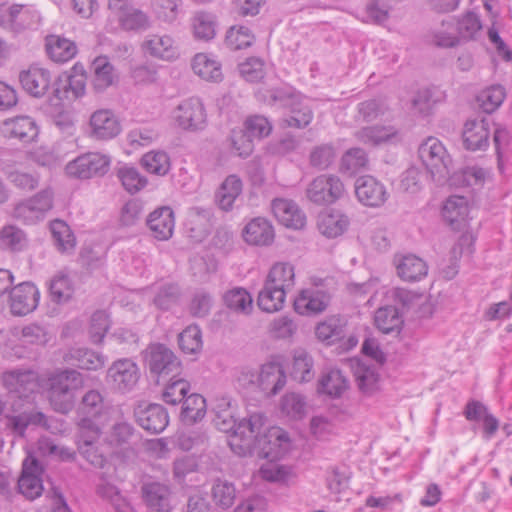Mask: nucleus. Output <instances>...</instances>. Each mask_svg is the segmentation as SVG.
<instances>
[{
  "mask_svg": "<svg viewBox=\"0 0 512 512\" xmlns=\"http://www.w3.org/2000/svg\"><path fill=\"white\" fill-rule=\"evenodd\" d=\"M419 158L433 180L445 179L452 163L445 146L436 137H428L418 148Z\"/></svg>",
  "mask_w": 512,
  "mask_h": 512,
  "instance_id": "2",
  "label": "nucleus"
},
{
  "mask_svg": "<svg viewBox=\"0 0 512 512\" xmlns=\"http://www.w3.org/2000/svg\"><path fill=\"white\" fill-rule=\"evenodd\" d=\"M143 49L152 57L173 60L178 57V48L169 35H150L142 44Z\"/></svg>",
  "mask_w": 512,
  "mask_h": 512,
  "instance_id": "30",
  "label": "nucleus"
},
{
  "mask_svg": "<svg viewBox=\"0 0 512 512\" xmlns=\"http://www.w3.org/2000/svg\"><path fill=\"white\" fill-rule=\"evenodd\" d=\"M140 378L138 365L129 358H121L108 368L105 381L107 385L120 393H127L134 389Z\"/></svg>",
  "mask_w": 512,
  "mask_h": 512,
  "instance_id": "7",
  "label": "nucleus"
},
{
  "mask_svg": "<svg viewBox=\"0 0 512 512\" xmlns=\"http://www.w3.org/2000/svg\"><path fill=\"white\" fill-rule=\"evenodd\" d=\"M242 235L244 241L249 245L269 246L274 241L275 232L268 219L255 217L245 225Z\"/></svg>",
  "mask_w": 512,
  "mask_h": 512,
  "instance_id": "24",
  "label": "nucleus"
},
{
  "mask_svg": "<svg viewBox=\"0 0 512 512\" xmlns=\"http://www.w3.org/2000/svg\"><path fill=\"white\" fill-rule=\"evenodd\" d=\"M90 136L96 140H110L121 132V124L109 109H99L90 116Z\"/></svg>",
  "mask_w": 512,
  "mask_h": 512,
  "instance_id": "15",
  "label": "nucleus"
},
{
  "mask_svg": "<svg viewBox=\"0 0 512 512\" xmlns=\"http://www.w3.org/2000/svg\"><path fill=\"white\" fill-rule=\"evenodd\" d=\"M145 362L151 375L160 378L172 376L175 378L180 374L182 364L175 353L162 343H152L145 351Z\"/></svg>",
  "mask_w": 512,
  "mask_h": 512,
  "instance_id": "3",
  "label": "nucleus"
},
{
  "mask_svg": "<svg viewBox=\"0 0 512 512\" xmlns=\"http://www.w3.org/2000/svg\"><path fill=\"white\" fill-rule=\"evenodd\" d=\"M348 387L349 381L343 373L338 369H332L321 377L317 390L331 398H338Z\"/></svg>",
  "mask_w": 512,
  "mask_h": 512,
  "instance_id": "37",
  "label": "nucleus"
},
{
  "mask_svg": "<svg viewBox=\"0 0 512 512\" xmlns=\"http://www.w3.org/2000/svg\"><path fill=\"white\" fill-rule=\"evenodd\" d=\"M147 226L152 236L159 241H166L173 235L175 218L173 210L163 206L151 212L147 218Z\"/></svg>",
  "mask_w": 512,
  "mask_h": 512,
  "instance_id": "23",
  "label": "nucleus"
},
{
  "mask_svg": "<svg viewBox=\"0 0 512 512\" xmlns=\"http://www.w3.org/2000/svg\"><path fill=\"white\" fill-rule=\"evenodd\" d=\"M353 374L359 390L364 394H372L378 389L379 373L373 366L357 360L352 365Z\"/></svg>",
  "mask_w": 512,
  "mask_h": 512,
  "instance_id": "39",
  "label": "nucleus"
},
{
  "mask_svg": "<svg viewBox=\"0 0 512 512\" xmlns=\"http://www.w3.org/2000/svg\"><path fill=\"white\" fill-rule=\"evenodd\" d=\"M0 132L5 138L30 143L38 136V127L33 118L17 116L4 120L0 124Z\"/></svg>",
  "mask_w": 512,
  "mask_h": 512,
  "instance_id": "17",
  "label": "nucleus"
},
{
  "mask_svg": "<svg viewBox=\"0 0 512 512\" xmlns=\"http://www.w3.org/2000/svg\"><path fill=\"white\" fill-rule=\"evenodd\" d=\"M23 89L30 95L41 98L45 95L52 97L51 74L49 70L31 66L28 70L22 71L19 75Z\"/></svg>",
  "mask_w": 512,
  "mask_h": 512,
  "instance_id": "14",
  "label": "nucleus"
},
{
  "mask_svg": "<svg viewBox=\"0 0 512 512\" xmlns=\"http://www.w3.org/2000/svg\"><path fill=\"white\" fill-rule=\"evenodd\" d=\"M314 361L312 356L304 349H296L293 352V362L290 375L291 377L300 382H309L314 376Z\"/></svg>",
  "mask_w": 512,
  "mask_h": 512,
  "instance_id": "38",
  "label": "nucleus"
},
{
  "mask_svg": "<svg viewBox=\"0 0 512 512\" xmlns=\"http://www.w3.org/2000/svg\"><path fill=\"white\" fill-rule=\"evenodd\" d=\"M261 452L259 457L267 460L259 470L263 479L270 482H286L292 476L291 467L278 463L283 458L285 450H261Z\"/></svg>",
  "mask_w": 512,
  "mask_h": 512,
  "instance_id": "19",
  "label": "nucleus"
},
{
  "mask_svg": "<svg viewBox=\"0 0 512 512\" xmlns=\"http://www.w3.org/2000/svg\"><path fill=\"white\" fill-rule=\"evenodd\" d=\"M192 69L195 74L206 81L219 82L223 78L221 64L205 53H198L194 56Z\"/></svg>",
  "mask_w": 512,
  "mask_h": 512,
  "instance_id": "35",
  "label": "nucleus"
},
{
  "mask_svg": "<svg viewBox=\"0 0 512 512\" xmlns=\"http://www.w3.org/2000/svg\"><path fill=\"white\" fill-rule=\"evenodd\" d=\"M102 435L101 428L95 423L94 419L89 417H79L76 422L75 443L81 446H92L100 439Z\"/></svg>",
  "mask_w": 512,
  "mask_h": 512,
  "instance_id": "41",
  "label": "nucleus"
},
{
  "mask_svg": "<svg viewBox=\"0 0 512 512\" xmlns=\"http://www.w3.org/2000/svg\"><path fill=\"white\" fill-rule=\"evenodd\" d=\"M374 323L384 334H399L404 321L396 307L384 306L375 311Z\"/></svg>",
  "mask_w": 512,
  "mask_h": 512,
  "instance_id": "34",
  "label": "nucleus"
},
{
  "mask_svg": "<svg viewBox=\"0 0 512 512\" xmlns=\"http://www.w3.org/2000/svg\"><path fill=\"white\" fill-rule=\"evenodd\" d=\"M394 264L397 275L407 282L420 281L428 272L426 262L414 254L395 255Z\"/></svg>",
  "mask_w": 512,
  "mask_h": 512,
  "instance_id": "26",
  "label": "nucleus"
},
{
  "mask_svg": "<svg viewBox=\"0 0 512 512\" xmlns=\"http://www.w3.org/2000/svg\"><path fill=\"white\" fill-rule=\"evenodd\" d=\"M344 192V184L338 176L322 174L310 182L306 196L315 204L328 205L340 199Z\"/></svg>",
  "mask_w": 512,
  "mask_h": 512,
  "instance_id": "8",
  "label": "nucleus"
},
{
  "mask_svg": "<svg viewBox=\"0 0 512 512\" xmlns=\"http://www.w3.org/2000/svg\"><path fill=\"white\" fill-rule=\"evenodd\" d=\"M240 381L257 385L262 391L276 395L286 384V375L282 367L276 363L262 365L259 373L250 369L243 370Z\"/></svg>",
  "mask_w": 512,
  "mask_h": 512,
  "instance_id": "9",
  "label": "nucleus"
},
{
  "mask_svg": "<svg viewBox=\"0 0 512 512\" xmlns=\"http://www.w3.org/2000/svg\"><path fill=\"white\" fill-rule=\"evenodd\" d=\"M255 40L251 30L245 26H232L226 33L225 43L231 50L250 47Z\"/></svg>",
  "mask_w": 512,
  "mask_h": 512,
  "instance_id": "59",
  "label": "nucleus"
},
{
  "mask_svg": "<svg viewBox=\"0 0 512 512\" xmlns=\"http://www.w3.org/2000/svg\"><path fill=\"white\" fill-rule=\"evenodd\" d=\"M139 435L127 422L115 423L105 437V443L112 447L136 445Z\"/></svg>",
  "mask_w": 512,
  "mask_h": 512,
  "instance_id": "40",
  "label": "nucleus"
},
{
  "mask_svg": "<svg viewBox=\"0 0 512 512\" xmlns=\"http://www.w3.org/2000/svg\"><path fill=\"white\" fill-rule=\"evenodd\" d=\"M223 301L227 308L237 313L250 314L253 308V300L249 292L242 287H235L223 295Z\"/></svg>",
  "mask_w": 512,
  "mask_h": 512,
  "instance_id": "48",
  "label": "nucleus"
},
{
  "mask_svg": "<svg viewBox=\"0 0 512 512\" xmlns=\"http://www.w3.org/2000/svg\"><path fill=\"white\" fill-rule=\"evenodd\" d=\"M206 400L197 393L187 395L182 403L181 417L184 421L194 423L205 416Z\"/></svg>",
  "mask_w": 512,
  "mask_h": 512,
  "instance_id": "55",
  "label": "nucleus"
},
{
  "mask_svg": "<svg viewBox=\"0 0 512 512\" xmlns=\"http://www.w3.org/2000/svg\"><path fill=\"white\" fill-rule=\"evenodd\" d=\"M349 225L347 216L339 213L322 214L318 220V229L324 236L328 238H336L342 235Z\"/></svg>",
  "mask_w": 512,
  "mask_h": 512,
  "instance_id": "44",
  "label": "nucleus"
},
{
  "mask_svg": "<svg viewBox=\"0 0 512 512\" xmlns=\"http://www.w3.org/2000/svg\"><path fill=\"white\" fill-rule=\"evenodd\" d=\"M140 163L148 173L157 176L166 175L171 168L170 158L164 151H149L141 157Z\"/></svg>",
  "mask_w": 512,
  "mask_h": 512,
  "instance_id": "51",
  "label": "nucleus"
},
{
  "mask_svg": "<svg viewBox=\"0 0 512 512\" xmlns=\"http://www.w3.org/2000/svg\"><path fill=\"white\" fill-rule=\"evenodd\" d=\"M117 177L123 187L130 193H136L146 187L147 178L140 174L137 168L124 166L118 169Z\"/></svg>",
  "mask_w": 512,
  "mask_h": 512,
  "instance_id": "60",
  "label": "nucleus"
},
{
  "mask_svg": "<svg viewBox=\"0 0 512 512\" xmlns=\"http://www.w3.org/2000/svg\"><path fill=\"white\" fill-rule=\"evenodd\" d=\"M281 410L292 419H301L306 413V398L299 393L290 392L281 398Z\"/></svg>",
  "mask_w": 512,
  "mask_h": 512,
  "instance_id": "61",
  "label": "nucleus"
},
{
  "mask_svg": "<svg viewBox=\"0 0 512 512\" xmlns=\"http://www.w3.org/2000/svg\"><path fill=\"white\" fill-rule=\"evenodd\" d=\"M27 456L23 461L22 472L17 480V491L28 500H34L43 492L44 468L32 455V450H27Z\"/></svg>",
  "mask_w": 512,
  "mask_h": 512,
  "instance_id": "6",
  "label": "nucleus"
},
{
  "mask_svg": "<svg viewBox=\"0 0 512 512\" xmlns=\"http://www.w3.org/2000/svg\"><path fill=\"white\" fill-rule=\"evenodd\" d=\"M50 297L53 302H67L73 294V287L69 277L65 274H57L49 285Z\"/></svg>",
  "mask_w": 512,
  "mask_h": 512,
  "instance_id": "63",
  "label": "nucleus"
},
{
  "mask_svg": "<svg viewBox=\"0 0 512 512\" xmlns=\"http://www.w3.org/2000/svg\"><path fill=\"white\" fill-rule=\"evenodd\" d=\"M290 442L288 432L278 426L269 427L261 435L256 436V445L259 448H285Z\"/></svg>",
  "mask_w": 512,
  "mask_h": 512,
  "instance_id": "56",
  "label": "nucleus"
},
{
  "mask_svg": "<svg viewBox=\"0 0 512 512\" xmlns=\"http://www.w3.org/2000/svg\"><path fill=\"white\" fill-rule=\"evenodd\" d=\"M175 120L184 130H202L207 121V114L202 101L191 97L182 101L175 110Z\"/></svg>",
  "mask_w": 512,
  "mask_h": 512,
  "instance_id": "10",
  "label": "nucleus"
},
{
  "mask_svg": "<svg viewBox=\"0 0 512 512\" xmlns=\"http://www.w3.org/2000/svg\"><path fill=\"white\" fill-rule=\"evenodd\" d=\"M45 50L49 58L57 63L70 61L78 52L74 41L54 34L45 37Z\"/></svg>",
  "mask_w": 512,
  "mask_h": 512,
  "instance_id": "29",
  "label": "nucleus"
},
{
  "mask_svg": "<svg viewBox=\"0 0 512 512\" xmlns=\"http://www.w3.org/2000/svg\"><path fill=\"white\" fill-rule=\"evenodd\" d=\"M91 86L96 93H102L118 81L114 66L106 56L96 57L92 64Z\"/></svg>",
  "mask_w": 512,
  "mask_h": 512,
  "instance_id": "27",
  "label": "nucleus"
},
{
  "mask_svg": "<svg viewBox=\"0 0 512 512\" xmlns=\"http://www.w3.org/2000/svg\"><path fill=\"white\" fill-rule=\"evenodd\" d=\"M31 24V11L25 5L0 6V27L19 34Z\"/></svg>",
  "mask_w": 512,
  "mask_h": 512,
  "instance_id": "22",
  "label": "nucleus"
},
{
  "mask_svg": "<svg viewBox=\"0 0 512 512\" xmlns=\"http://www.w3.org/2000/svg\"><path fill=\"white\" fill-rule=\"evenodd\" d=\"M181 294L178 284L164 283L157 288L153 303L157 308L167 311L178 304Z\"/></svg>",
  "mask_w": 512,
  "mask_h": 512,
  "instance_id": "54",
  "label": "nucleus"
},
{
  "mask_svg": "<svg viewBox=\"0 0 512 512\" xmlns=\"http://www.w3.org/2000/svg\"><path fill=\"white\" fill-rule=\"evenodd\" d=\"M242 188V181L237 175L227 176L215 195L219 208L223 211L232 210L235 200L242 192Z\"/></svg>",
  "mask_w": 512,
  "mask_h": 512,
  "instance_id": "33",
  "label": "nucleus"
},
{
  "mask_svg": "<svg viewBox=\"0 0 512 512\" xmlns=\"http://www.w3.org/2000/svg\"><path fill=\"white\" fill-rule=\"evenodd\" d=\"M181 351L188 355L201 352L203 347L202 332L198 325H189L178 336Z\"/></svg>",
  "mask_w": 512,
  "mask_h": 512,
  "instance_id": "53",
  "label": "nucleus"
},
{
  "mask_svg": "<svg viewBox=\"0 0 512 512\" xmlns=\"http://www.w3.org/2000/svg\"><path fill=\"white\" fill-rule=\"evenodd\" d=\"M469 213L467 199L463 196H450L442 208L443 218L454 228L462 221H465Z\"/></svg>",
  "mask_w": 512,
  "mask_h": 512,
  "instance_id": "42",
  "label": "nucleus"
},
{
  "mask_svg": "<svg viewBox=\"0 0 512 512\" xmlns=\"http://www.w3.org/2000/svg\"><path fill=\"white\" fill-rule=\"evenodd\" d=\"M286 292L265 281L264 287L258 294L257 304L265 312H275L283 307Z\"/></svg>",
  "mask_w": 512,
  "mask_h": 512,
  "instance_id": "45",
  "label": "nucleus"
},
{
  "mask_svg": "<svg viewBox=\"0 0 512 512\" xmlns=\"http://www.w3.org/2000/svg\"><path fill=\"white\" fill-rule=\"evenodd\" d=\"M50 231L54 245L61 253L70 252L74 249L76 239L66 222L56 219L50 224Z\"/></svg>",
  "mask_w": 512,
  "mask_h": 512,
  "instance_id": "49",
  "label": "nucleus"
},
{
  "mask_svg": "<svg viewBox=\"0 0 512 512\" xmlns=\"http://www.w3.org/2000/svg\"><path fill=\"white\" fill-rule=\"evenodd\" d=\"M272 211L277 220L287 228L302 229L306 224V216L292 200L274 199Z\"/></svg>",
  "mask_w": 512,
  "mask_h": 512,
  "instance_id": "25",
  "label": "nucleus"
},
{
  "mask_svg": "<svg viewBox=\"0 0 512 512\" xmlns=\"http://www.w3.org/2000/svg\"><path fill=\"white\" fill-rule=\"evenodd\" d=\"M490 127L486 118L468 120L462 133L463 145L467 150H485L489 146Z\"/></svg>",
  "mask_w": 512,
  "mask_h": 512,
  "instance_id": "21",
  "label": "nucleus"
},
{
  "mask_svg": "<svg viewBox=\"0 0 512 512\" xmlns=\"http://www.w3.org/2000/svg\"><path fill=\"white\" fill-rule=\"evenodd\" d=\"M106 408L104 395L99 390L90 389L82 396L78 406V416L96 419L105 413Z\"/></svg>",
  "mask_w": 512,
  "mask_h": 512,
  "instance_id": "36",
  "label": "nucleus"
},
{
  "mask_svg": "<svg viewBox=\"0 0 512 512\" xmlns=\"http://www.w3.org/2000/svg\"><path fill=\"white\" fill-rule=\"evenodd\" d=\"M65 360L80 369L98 370L105 365L106 357L88 348H71Z\"/></svg>",
  "mask_w": 512,
  "mask_h": 512,
  "instance_id": "32",
  "label": "nucleus"
},
{
  "mask_svg": "<svg viewBox=\"0 0 512 512\" xmlns=\"http://www.w3.org/2000/svg\"><path fill=\"white\" fill-rule=\"evenodd\" d=\"M136 422L146 431L161 433L169 423L167 410L157 403H139L134 408Z\"/></svg>",
  "mask_w": 512,
  "mask_h": 512,
  "instance_id": "11",
  "label": "nucleus"
},
{
  "mask_svg": "<svg viewBox=\"0 0 512 512\" xmlns=\"http://www.w3.org/2000/svg\"><path fill=\"white\" fill-rule=\"evenodd\" d=\"M52 207L53 191L50 188H45L32 197L15 204L13 217L26 224H34L42 220Z\"/></svg>",
  "mask_w": 512,
  "mask_h": 512,
  "instance_id": "5",
  "label": "nucleus"
},
{
  "mask_svg": "<svg viewBox=\"0 0 512 512\" xmlns=\"http://www.w3.org/2000/svg\"><path fill=\"white\" fill-rule=\"evenodd\" d=\"M355 194L363 205L369 207H379L388 198L385 186L370 175L361 176L356 180Z\"/></svg>",
  "mask_w": 512,
  "mask_h": 512,
  "instance_id": "16",
  "label": "nucleus"
},
{
  "mask_svg": "<svg viewBox=\"0 0 512 512\" xmlns=\"http://www.w3.org/2000/svg\"><path fill=\"white\" fill-rule=\"evenodd\" d=\"M346 325L347 322L343 317L332 315L317 324L315 334L321 342L333 345L344 338Z\"/></svg>",
  "mask_w": 512,
  "mask_h": 512,
  "instance_id": "31",
  "label": "nucleus"
},
{
  "mask_svg": "<svg viewBox=\"0 0 512 512\" xmlns=\"http://www.w3.org/2000/svg\"><path fill=\"white\" fill-rule=\"evenodd\" d=\"M194 37L198 40L209 41L215 37V22L213 16L206 12H198L192 20Z\"/></svg>",
  "mask_w": 512,
  "mask_h": 512,
  "instance_id": "62",
  "label": "nucleus"
},
{
  "mask_svg": "<svg viewBox=\"0 0 512 512\" xmlns=\"http://www.w3.org/2000/svg\"><path fill=\"white\" fill-rule=\"evenodd\" d=\"M40 293L32 282H22L14 286L9 294L11 313L24 316L34 311L39 303Z\"/></svg>",
  "mask_w": 512,
  "mask_h": 512,
  "instance_id": "12",
  "label": "nucleus"
},
{
  "mask_svg": "<svg viewBox=\"0 0 512 512\" xmlns=\"http://www.w3.org/2000/svg\"><path fill=\"white\" fill-rule=\"evenodd\" d=\"M85 90L86 74L59 76L52 85V97H49V101L53 103L54 99L58 101L75 100L82 97Z\"/></svg>",
  "mask_w": 512,
  "mask_h": 512,
  "instance_id": "13",
  "label": "nucleus"
},
{
  "mask_svg": "<svg viewBox=\"0 0 512 512\" xmlns=\"http://www.w3.org/2000/svg\"><path fill=\"white\" fill-rule=\"evenodd\" d=\"M190 391V383L183 378H172L169 383L165 386L162 399L165 403L170 405H177L183 403Z\"/></svg>",
  "mask_w": 512,
  "mask_h": 512,
  "instance_id": "58",
  "label": "nucleus"
},
{
  "mask_svg": "<svg viewBox=\"0 0 512 512\" xmlns=\"http://www.w3.org/2000/svg\"><path fill=\"white\" fill-rule=\"evenodd\" d=\"M5 383L10 393L20 399H29L39 389L37 374L30 370L7 373Z\"/></svg>",
  "mask_w": 512,
  "mask_h": 512,
  "instance_id": "20",
  "label": "nucleus"
},
{
  "mask_svg": "<svg viewBox=\"0 0 512 512\" xmlns=\"http://www.w3.org/2000/svg\"><path fill=\"white\" fill-rule=\"evenodd\" d=\"M330 302L329 295L318 289L308 288L300 291L294 300L295 311L303 316H314L324 312Z\"/></svg>",
  "mask_w": 512,
  "mask_h": 512,
  "instance_id": "18",
  "label": "nucleus"
},
{
  "mask_svg": "<svg viewBox=\"0 0 512 512\" xmlns=\"http://www.w3.org/2000/svg\"><path fill=\"white\" fill-rule=\"evenodd\" d=\"M355 135L360 142L379 145L397 137L398 131L392 126H369L358 130Z\"/></svg>",
  "mask_w": 512,
  "mask_h": 512,
  "instance_id": "47",
  "label": "nucleus"
},
{
  "mask_svg": "<svg viewBox=\"0 0 512 512\" xmlns=\"http://www.w3.org/2000/svg\"><path fill=\"white\" fill-rule=\"evenodd\" d=\"M506 92L501 85H492L483 90L477 97L480 107L488 114L493 113L503 103Z\"/></svg>",
  "mask_w": 512,
  "mask_h": 512,
  "instance_id": "57",
  "label": "nucleus"
},
{
  "mask_svg": "<svg viewBox=\"0 0 512 512\" xmlns=\"http://www.w3.org/2000/svg\"><path fill=\"white\" fill-rule=\"evenodd\" d=\"M368 165V156L362 148H350L341 158L340 170L343 173L354 175L364 169Z\"/></svg>",
  "mask_w": 512,
  "mask_h": 512,
  "instance_id": "52",
  "label": "nucleus"
},
{
  "mask_svg": "<svg viewBox=\"0 0 512 512\" xmlns=\"http://www.w3.org/2000/svg\"><path fill=\"white\" fill-rule=\"evenodd\" d=\"M212 498L217 506L223 509L230 508L236 498V489L228 481L217 480L212 487Z\"/></svg>",
  "mask_w": 512,
  "mask_h": 512,
  "instance_id": "64",
  "label": "nucleus"
},
{
  "mask_svg": "<svg viewBox=\"0 0 512 512\" xmlns=\"http://www.w3.org/2000/svg\"><path fill=\"white\" fill-rule=\"evenodd\" d=\"M142 496L146 505L154 512H171V490L159 482L145 483Z\"/></svg>",
  "mask_w": 512,
  "mask_h": 512,
  "instance_id": "28",
  "label": "nucleus"
},
{
  "mask_svg": "<svg viewBox=\"0 0 512 512\" xmlns=\"http://www.w3.org/2000/svg\"><path fill=\"white\" fill-rule=\"evenodd\" d=\"M266 282L284 290L291 289L295 283V272L292 264L287 262H278L272 266L267 276Z\"/></svg>",
  "mask_w": 512,
  "mask_h": 512,
  "instance_id": "46",
  "label": "nucleus"
},
{
  "mask_svg": "<svg viewBox=\"0 0 512 512\" xmlns=\"http://www.w3.org/2000/svg\"><path fill=\"white\" fill-rule=\"evenodd\" d=\"M111 157L100 152H87L79 155L66 165V173L77 179L102 177L108 173Z\"/></svg>",
  "mask_w": 512,
  "mask_h": 512,
  "instance_id": "4",
  "label": "nucleus"
},
{
  "mask_svg": "<svg viewBox=\"0 0 512 512\" xmlns=\"http://www.w3.org/2000/svg\"><path fill=\"white\" fill-rule=\"evenodd\" d=\"M27 245L25 232L15 225H6L0 230V248L10 252L22 251Z\"/></svg>",
  "mask_w": 512,
  "mask_h": 512,
  "instance_id": "50",
  "label": "nucleus"
},
{
  "mask_svg": "<svg viewBox=\"0 0 512 512\" xmlns=\"http://www.w3.org/2000/svg\"><path fill=\"white\" fill-rule=\"evenodd\" d=\"M288 107L290 114L282 119L283 126L301 129L311 123L313 112L311 108L303 102L301 96L294 100Z\"/></svg>",
  "mask_w": 512,
  "mask_h": 512,
  "instance_id": "43",
  "label": "nucleus"
},
{
  "mask_svg": "<svg viewBox=\"0 0 512 512\" xmlns=\"http://www.w3.org/2000/svg\"><path fill=\"white\" fill-rule=\"evenodd\" d=\"M84 385L83 375L74 369H65L50 379L48 400L55 412L68 414L73 410L76 391Z\"/></svg>",
  "mask_w": 512,
  "mask_h": 512,
  "instance_id": "1",
  "label": "nucleus"
}]
</instances>
